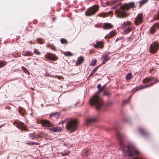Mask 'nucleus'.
Instances as JSON below:
<instances>
[{
    "instance_id": "nucleus-1",
    "label": "nucleus",
    "mask_w": 159,
    "mask_h": 159,
    "mask_svg": "<svg viewBox=\"0 0 159 159\" xmlns=\"http://www.w3.org/2000/svg\"><path fill=\"white\" fill-rule=\"evenodd\" d=\"M97 88L98 89V90L96 93L90 99V103L91 105H94L96 107V109L98 110L102 107L103 102L101 97L98 95L104 90L105 86H103L101 87V85L99 84L97 86Z\"/></svg>"
},
{
    "instance_id": "nucleus-2",
    "label": "nucleus",
    "mask_w": 159,
    "mask_h": 159,
    "mask_svg": "<svg viewBox=\"0 0 159 159\" xmlns=\"http://www.w3.org/2000/svg\"><path fill=\"white\" fill-rule=\"evenodd\" d=\"M135 5L134 2H130L129 4H125L120 7V10L115 11V14L117 17L120 18H124L127 16L125 13L126 11L130 9V8L135 7Z\"/></svg>"
},
{
    "instance_id": "nucleus-3",
    "label": "nucleus",
    "mask_w": 159,
    "mask_h": 159,
    "mask_svg": "<svg viewBox=\"0 0 159 159\" xmlns=\"http://www.w3.org/2000/svg\"><path fill=\"white\" fill-rule=\"evenodd\" d=\"M78 121L76 120H72L68 122L66 125L67 129L70 132H73L77 128Z\"/></svg>"
},
{
    "instance_id": "nucleus-4",
    "label": "nucleus",
    "mask_w": 159,
    "mask_h": 159,
    "mask_svg": "<svg viewBox=\"0 0 159 159\" xmlns=\"http://www.w3.org/2000/svg\"><path fill=\"white\" fill-rule=\"evenodd\" d=\"M128 149V155L129 157H133L134 156H137L140 154L139 151L135 148L131 146L127 147Z\"/></svg>"
},
{
    "instance_id": "nucleus-5",
    "label": "nucleus",
    "mask_w": 159,
    "mask_h": 159,
    "mask_svg": "<svg viewBox=\"0 0 159 159\" xmlns=\"http://www.w3.org/2000/svg\"><path fill=\"white\" fill-rule=\"evenodd\" d=\"M99 9V7L96 5H94L89 7L85 11V15L87 16H90L94 15Z\"/></svg>"
},
{
    "instance_id": "nucleus-6",
    "label": "nucleus",
    "mask_w": 159,
    "mask_h": 159,
    "mask_svg": "<svg viewBox=\"0 0 159 159\" xmlns=\"http://www.w3.org/2000/svg\"><path fill=\"white\" fill-rule=\"evenodd\" d=\"M158 81H157L156 80H155L154 78L151 77L150 78H146L143 80V83H147L149 82H151V84L148 85L146 86V87L151 86L153 85L154 84L157 83Z\"/></svg>"
},
{
    "instance_id": "nucleus-7",
    "label": "nucleus",
    "mask_w": 159,
    "mask_h": 159,
    "mask_svg": "<svg viewBox=\"0 0 159 159\" xmlns=\"http://www.w3.org/2000/svg\"><path fill=\"white\" fill-rule=\"evenodd\" d=\"M143 14H139L137 15L134 19V22L135 24L138 25L143 22Z\"/></svg>"
},
{
    "instance_id": "nucleus-8",
    "label": "nucleus",
    "mask_w": 159,
    "mask_h": 159,
    "mask_svg": "<svg viewBox=\"0 0 159 159\" xmlns=\"http://www.w3.org/2000/svg\"><path fill=\"white\" fill-rule=\"evenodd\" d=\"M159 48L158 45L157 43H153L152 44L149 49V52L151 53H155L157 51Z\"/></svg>"
},
{
    "instance_id": "nucleus-9",
    "label": "nucleus",
    "mask_w": 159,
    "mask_h": 159,
    "mask_svg": "<svg viewBox=\"0 0 159 159\" xmlns=\"http://www.w3.org/2000/svg\"><path fill=\"white\" fill-rule=\"evenodd\" d=\"M16 124V127L21 129L22 130L26 131V128L25 126V125L23 123L21 122H18L17 123V122L15 121L14 122V124Z\"/></svg>"
},
{
    "instance_id": "nucleus-10",
    "label": "nucleus",
    "mask_w": 159,
    "mask_h": 159,
    "mask_svg": "<svg viewBox=\"0 0 159 159\" xmlns=\"http://www.w3.org/2000/svg\"><path fill=\"white\" fill-rule=\"evenodd\" d=\"M45 57L47 59L53 61H56L57 59V57L56 56V55L52 53H48L46 54L45 56Z\"/></svg>"
},
{
    "instance_id": "nucleus-11",
    "label": "nucleus",
    "mask_w": 159,
    "mask_h": 159,
    "mask_svg": "<svg viewBox=\"0 0 159 159\" xmlns=\"http://www.w3.org/2000/svg\"><path fill=\"white\" fill-rule=\"evenodd\" d=\"M40 123L43 126L47 127H49L52 126L50 121L47 120H42L40 121Z\"/></svg>"
},
{
    "instance_id": "nucleus-12",
    "label": "nucleus",
    "mask_w": 159,
    "mask_h": 159,
    "mask_svg": "<svg viewBox=\"0 0 159 159\" xmlns=\"http://www.w3.org/2000/svg\"><path fill=\"white\" fill-rule=\"evenodd\" d=\"M117 138L119 141V143L121 146H123V141L122 139L123 136L122 134L120 132H118L117 134Z\"/></svg>"
},
{
    "instance_id": "nucleus-13",
    "label": "nucleus",
    "mask_w": 159,
    "mask_h": 159,
    "mask_svg": "<svg viewBox=\"0 0 159 159\" xmlns=\"http://www.w3.org/2000/svg\"><path fill=\"white\" fill-rule=\"evenodd\" d=\"M159 28V24L158 23L154 24L151 28L150 32L151 33L153 34L156 31V29Z\"/></svg>"
},
{
    "instance_id": "nucleus-14",
    "label": "nucleus",
    "mask_w": 159,
    "mask_h": 159,
    "mask_svg": "<svg viewBox=\"0 0 159 159\" xmlns=\"http://www.w3.org/2000/svg\"><path fill=\"white\" fill-rule=\"evenodd\" d=\"M84 61V58L83 57H79L76 61L75 65L76 66H78L81 64Z\"/></svg>"
},
{
    "instance_id": "nucleus-15",
    "label": "nucleus",
    "mask_w": 159,
    "mask_h": 159,
    "mask_svg": "<svg viewBox=\"0 0 159 159\" xmlns=\"http://www.w3.org/2000/svg\"><path fill=\"white\" fill-rule=\"evenodd\" d=\"M103 43L101 41H99L97 42L96 44L94 45V47L95 48H102L103 47Z\"/></svg>"
},
{
    "instance_id": "nucleus-16",
    "label": "nucleus",
    "mask_w": 159,
    "mask_h": 159,
    "mask_svg": "<svg viewBox=\"0 0 159 159\" xmlns=\"http://www.w3.org/2000/svg\"><path fill=\"white\" fill-rule=\"evenodd\" d=\"M102 58L103 59L102 62V64L105 63L107 61H109L110 58L108 57L107 55H103L102 57Z\"/></svg>"
},
{
    "instance_id": "nucleus-17",
    "label": "nucleus",
    "mask_w": 159,
    "mask_h": 159,
    "mask_svg": "<svg viewBox=\"0 0 159 159\" xmlns=\"http://www.w3.org/2000/svg\"><path fill=\"white\" fill-rule=\"evenodd\" d=\"M103 26L104 29H107L112 28V25L110 24L105 23L103 24Z\"/></svg>"
},
{
    "instance_id": "nucleus-18",
    "label": "nucleus",
    "mask_w": 159,
    "mask_h": 159,
    "mask_svg": "<svg viewBox=\"0 0 159 159\" xmlns=\"http://www.w3.org/2000/svg\"><path fill=\"white\" fill-rule=\"evenodd\" d=\"M61 128L59 127H54L52 129V131L53 132H56L61 130Z\"/></svg>"
},
{
    "instance_id": "nucleus-19",
    "label": "nucleus",
    "mask_w": 159,
    "mask_h": 159,
    "mask_svg": "<svg viewBox=\"0 0 159 159\" xmlns=\"http://www.w3.org/2000/svg\"><path fill=\"white\" fill-rule=\"evenodd\" d=\"M97 120V119L96 118L94 117L88 119L86 121L87 123H90L95 122Z\"/></svg>"
},
{
    "instance_id": "nucleus-20",
    "label": "nucleus",
    "mask_w": 159,
    "mask_h": 159,
    "mask_svg": "<svg viewBox=\"0 0 159 159\" xmlns=\"http://www.w3.org/2000/svg\"><path fill=\"white\" fill-rule=\"evenodd\" d=\"M146 88V87H143V86H140L136 87L135 88H134V89H133V91L134 92H135L137 91H138V90H139L140 89H143L144 88Z\"/></svg>"
},
{
    "instance_id": "nucleus-21",
    "label": "nucleus",
    "mask_w": 159,
    "mask_h": 159,
    "mask_svg": "<svg viewBox=\"0 0 159 159\" xmlns=\"http://www.w3.org/2000/svg\"><path fill=\"white\" fill-rule=\"evenodd\" d=\"M148 0H142L139 2V7H140L142 6L145 4L147 1Z\"/></svg>"
},
{
    "instance_id": "nucleus-22",
    "label": "nucleus",
    "mask_w": 159,
    "mask_h": 159,
    "mask_svg": "<svg viewBox=\"0 0 159 159\" xmlns=\"http://www.w3.org/2000/svg\"><path fill=\"white\" fill-rule=\"evenodd\" d=\"M18 111L22 115H23L25 113V109H22V108H19V109Z\"/></svg>"
},
{
    "instance_id": "nucleus-23",
    "label": "nucleus",
    "mask_w": 159,
    "mask_h": 159,
    "mask_svg": "<svg viewBox=\"0 0 159 159\" xmlns=\"http://www.w3.org/2000/svg\"><path fill=\"white\" fill-rule=\"evenodd\" d=\"M63 53L65 56H70L73 55V54L70 52L68 51L66 52H63Z\"/></svg>"
},
{
    "instance_id": "nucleus-24",
    "label": "nucleus",
    "mask_w": 159,
    "mask_h": 159,
    "mask_svg": "<svg viewBox=\"0 0 159 159\" xmlns=\"http://www.w3.org/2000/svg\"><path fill=\"white\" fill-rule=\"evenodd\" d=\"M111 95V93L108 91H105L104 92L103 95L109 97Z\"/></svg>"
},
{
    "instance_id": "nucleus-25",
    "label": "nucleus",
    "mask_w": 159,
    "mask_h": 159,
    "mask_svg": "<svg viewBox=\"0 0 159 159\" xmlns=\"http://www.w3.org/2000/svg\"><path fill=\"white\" fill-rule=\"evenodd\" d=\"M140 133L143 135H146L147 134V133L145 130L144 129H142L140 130Z\"/></svg>"
},
{
    "instance_id": "nucleus-26",
    "label": "nucleus",
    "mask_w": 159,
    "mask_h": 159,
    "mask_svg": "<svg viewBox=\"0 0 159 159\" xmlns=\"http://www.w3.org/2000/svg\"><path fill=\"white\" fill-rule=\"evenodd\" d=\"M98 16L100 17H102L104 18L106 17L107 16H108V15L107 14L105 13L102 12V13H99L98 15Z\"/></svg>"
},
{
    "instance_id": "nucleus-27",
    "label": "nucleus",
    "mask_w": 159,
    "mask_h": 159,
    "mask_svg": "<svg viewBox=\"0 0 159 159\" xmlns=\"http://www.w3.org/2000/svg\"><path fill=\"white\" fill-rule=\"evenodd\" d=\"M60 41L62 44H67L68 43L67 41L64 38L61 39H60Z\"/></svg>"
},
{
    "instance_id": "nucleus-28",
    "label": "nucleus",
    "mask_w": 159,
    "mask_h": 159,
    "mask_svg": "<svg viewBox=\"0 0 159 159\" xmlns=\"http://www.w3.org/2000/svg\"><path fill=\"white\" fill-rule=\"evenodd\" d=\"M132 77V75L131 74L129 73L126 76V79L127 80H129L131 79Z\"/></svg>"
},
{
    "instance_id": "nucleus-29",
    "label": "nucleus",
    "mask_w": 159,
    "mask_h": 159,
    "mask_svg": "<svg viewBox=\"0 0 159 159\" xmlns=\"http://www.w3.org/2000/svg\"><path fill=\"white\" fill-rule=\"evenodd\" d=\"M131 28L130 27H128L126 28H125L124 30V33H127L129 32L131 30Z\"/></svg>"
},
{
    "instance_id": "nucleus-30",
    "label": "nucleus",
    "mask_w": 159,
    "mask_h": 159,
    "mask_svg": "<svg viewBox=\"0 0 159 159\" xmlns=\"http://www.w3.org/2000/svg\"><path fill=\"white\" fill-rule=\"evenodd\" d=\"M123 23L124 27L129 26L131 24V22L129 21L124 22Z\"/></svg>"
},
{
    "instance_id": "nucleus-31",
    "label": "nucleus",
    "mask_w": 159,
    "mask_h": 159,
    "mask_svg": "<svg viewBox=\"0 0 159 159\" xmlns=\"http://www.w3.org/2000/svg\"><path fill=\"white\" fill-rule=\"evenodd\" d=\"M97 62V60L96 59H95L93 61H92L91 63L90 64V65L91 66H94L95 65Z\"/></svg>"
},
{
    "instance_id": "nucleus-32",
    "label": "nucleus",
    "mask_w": 159,
    "mask_h": 159,
    "mask_svg": "<svg viewBox=\"0 0 159 159\" xmlns=\"http://www.w3.org/2000/svg\"><path fill=\"white\" fill-rule=\"evenodd\" d=\"M22 69L27 74H29V72L26 68L24 66H22Z\"/></svg>"
},
{
    "instance_id": "nucleus-33",
    "label": "nucleus",
    "mask_w": 159,
    "mask_h": 159,
    "mask_svg": "<svg viewBox=\"0 0 159 159\" xmlns=\"http://www.w3.org/2000/svg\"><path fill=\"white\" fill-rule=\"evenodd\" d=\"M6 65L5 62L2 61H0V68Z\"/></svg>"
},
{
    "instance_id": "nucleus-34",
    "label": "nucleus",
    "mask_w": 159,
    "mask_h": 159,
    "mask_svg": "<svg viewBox=\"0 0 159 159\" xmlns=\"http://www.w3.org/2000/svg\"><path fill=\"white\" fill-rule=\"evenodd\" d=\"M59 116V114L58 113L52 114L50 115V117L55 116V118H57Z\"/></svg>"
},
{
    "instance_id": "nucleus-35",
    "label": "nucleus",
    "mask_w": 159,
    "mask_h": 159,
    "mask_svg": "<svg viewBox=\"0 0 159 159\" xmlns=\"http://www.w3.org/2000/svg\"><path fill=\"white\" fill-rule=\"evenodd\" d=\"M69 153V152L65 151L61 152V153L63 156H64L68 155Z\"/></svg>"
},
{
    "instance_id": "nucleus-36",
    "label": "nucleus",
    "mask_w": 159,
    "mask_h": 159,
    "mask_svg": "<svg viewBox=\"0 0 159 159\" xmlns=\"http://www.w3.org/2000/svg\"><path fill=\"white\" fill-rule=\"evenodd\" d=\"M34 53L37 55H39L41 54L40 52L39 51V50L36 49H34Z\"/></svg>"
},
{
    "instance_id": "nucleus-37",
    "label": "nucleus",
    "mask_w": 159,
    "mask_h": 159,
    "mask_svg": "<svg viewBox=\"0 0 159 159\" xmlns=\"http://www.w3.org/2000/svg\"><path fill=\"white\" fill-rule=\"evenodd\" d=\"M24 56H31V52H25L24 54Z\"/></svg>"
},
{
    "instance_id": "nucleus-38",
    "label": "nucleus",
    "mask_w": 159,
    "mask_h": 159,
    "mask_svg": "<svg viewBox=\"0 0 159 159\" xmlns=\"http://www.w3.org/2000/svg\"><path fill=\"white\" fill-rule=\"evenodd\" d=\"M28 144H29L30 145H39V143H36L35 142H31L29 143H28Z\"/></svg>"
},
{
    "instance_id": "nucleus-39",
    "label": "nucleus",
    "mask_w": 159,
    "mask_h": 159,
    "mask_svg": "<svg viewBox=\"0 0 159 159\" xmlns=\"http://www.w3.org/2000/svg\"><path fill=\"white\" fill-rule=\"evenodd\" d=\"M99 66H97L96 67H95L94 69H93L92 70V73L95 72L97 70V69L99 68Z\"/></svg>"
},
{
    "instance_id": "nucleus-40",
    "label": "nucleus",
    "mask_w": 159,
    "mask_h": 159,
    "mask_svg": "<svg viewBox=\"0 0 159 159\" xmlns=\"http://www.w3.org/2000/svg\"><path fill=\"white\" fill-rule=\"evenodd\" d=\"M110 34L111 36H113L116 34L115 32L113 30L111 31L110 33Z\"/></svg>"
},
{
    "instance_id": "nucleus-41",
    "label": "nucleus",
    "mask_w": 159,
    "mask_h": 159,
    "mask_svg": "<svg viewBox=\"0 0 159 159\" xmlns=\"http://www.w3.org/2000/svg\"><path fill=\"white\" fill-rule=\"evenodd\" d=\"M56 78L59 80L63 79V77L61 76H56Z\"/></svg>"
},
{
    "instance_id": "nucleus-42",
    "label": "nucleus",
    "mask_w": 159,
    "mask_h": 159,
    "mask_svg": "<svg viewBox=\"0 0 159 159\" xmlns=\"http://www.w3.org/2000/svg\"><path fill=\"white\" fill-rule=\"evenodd\" d=\"M158 16H156V17H155V20L159 19V10L157 11Z\"/></svg>"
},
{
    "instance_id": "nucleus-43",
    "label": "nucleus",
    "mask_w": 159,
    "mask_h": 159,
    "mask_svg": "<svg viewBox=\"0 0 159 159\" xmlns=\"http://www.w3.org/2000/svg\"><path fill=\"white\" fill-rule=\"evenodd\" d=\"M30 137L32 139H34L35 138H36L35 136L34 135H31Z\"/></svg>"
},
{
    "instance_id": "nucleus-44",
    "label": "nucleus",
    "mask_w": 159,
    "mask_h": 159,
    "mask_svg": "<svg viewBox=\"0 0 159 159\" xmlns=\"http://www.w3.org/2000/svg\"><path fill=\"white\" fill-rule=\"evenodd\" d=\"M37 41L39 43H42V41L40 39H37Z\"/></svg>"
},
{
    "instance_id": "nucleus-45",
    "label": "nucleus",
    "mask_w": 159,
    "mask_h": 159,
    "mask_svg": "<svg viewBox=\"0 0 159 159\" xmlns=\"http://www.w3.org/2000/svg\"><path fill=\"white\" fill-rule=\"evenodd\" d=\"M109 2H107L105 4H104V7H106L107 6H108L109 4Z\"/></svg>"
},
{
    "instance_id": "nucleus-46",
    "label": "nucleus",
    "mask_w": 159,
    "mask_h": 159,
    "mask_svg": "<svg viewBox=\"0 0 159 159\" xmlns=\"http://www.w3.org/2000/svg\"><path fill=\"white\" fill-rule=\"evenodd\" d=\"M50 48L52 50H55V48L54 46H51Z\"/></svg>"
},
{
    "instance_id": "nucleus-47",
    "label": "nucleus",
    "mask_w": 159,
    "mask_h": 159,
    "mask_svg": "<svg viewBox=\"0 0 159 159\" xmlns=\"http://www.w3.org/2000/svg\"><path fill=\"white\" fill-rule=\"evenodd\" d=\"M65 121H66V120L61 121V123L63 124V123H64L65 122Z\"/></svg>"
},
{
    "instance_id": "nucleus-48",
    "label": "nucleus",
    "mask_w": 159,
    "mask_h": 159,
    "mask_svg": "<svg viewBox=\"0 0 159 159\" xmlns=\"http://www.w3.org/2000/svg\"><path fill=\"white\" fill-rule=\"evenodd\" d=\"M116 1H113L112 2V3L113 4H114L116 3Z\"/></svg>"
},
{
    "instance_id": "nucleus-49",
    "label": "nucleus",
    "mask_w": 159,
    "mask_h": 159,
    "mask_svg": "<svg viewBox=\"0 0 159 159\" xmlns=\"http://www.w3.org/2000/svg\"><path fill=\"white\" fill-rule=\"evenodd\" d=\"M116 8V7H113V9H115V8Z\"/></svg>"
},
{
    "instance_id": "nucleus-50",
    "label": "nucleus",
    "mask_w": 159,
    "mask_h": 159,
    "mask_svg": "<svg viewBox=\"0 0 159 159\" xmlns=\"http://www.w3.org/2000/svg\"><path fill=\"white\" fill-rule=\"evenodd\" d=\"M151 71H152V70H149V72H151Z\"/></svg>"
},
{
    "instance_id": "nucleus-51",
    "label": "nucleus",
    "mask_w": 159,
    "mask_h": 159,
    "mask_svg": "<svg viewBox=\"0 0 159 159\" xmlns=\"http://www.w3.org/2000/svg\"><path fill=\"white\" fill-rule=\"evenodd\" d=\"M2 125H1L0 126V128H1V127H2Z\"/></svg>"
},
{
    "instance_id": "nucleus-52",
    "label": "nucleus",
    "mask_w": 159,
    "mask_h": 159,
    "mask_svg": "<svg viewBox=\"0 0 159 159\" xmlns=\"http://www.w3.org/2000/svg\"><path fill=\"white\" fill-rule=\"evenodd\" d=\"M124 103H126V102H125V101H124Z\"/></svg>"
},
{
    "instance_id": "nucleus-53",
    "label": "nucleus",
    "mask_w": 159,
    "mask_h": 159,
    "mask_svg": "<svg viewBox=\"0 0 159 159\" xmlns=\"http://www.w3.org/2000/svg\"><path fill=\"white\" fill-rule=\"evenodd\" d=\"M97 25H95V26H96V27H98V26H97Z\"/></svg>"
}]
</instances>
